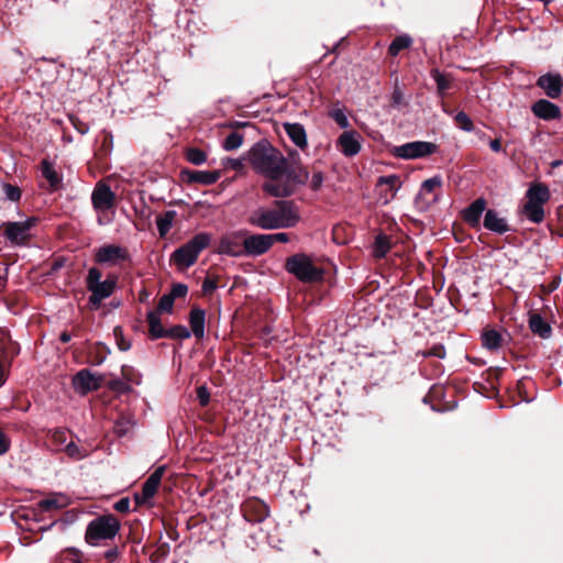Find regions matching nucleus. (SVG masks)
I'll return each instance as SVG.
<instances>
[{"instance_id":"obj_1","label":"nucleus","mask_w":563,"mask_h":563,"mask_svg":"<svg viewBox=\"0 0 563 563\" xmlns=\"http://www.w3.org/2000/svg\"><path fill=\"white\" fill-rule=\"evenodd\" d=\"M300 221L298 208L292 200H275L272 207H260L247 217L252 227L264 231L294 228Z\"/></svg>"},{"instance_id":"obj_2","label":"nucleus","mask_w":563,"mask_h":563,"mask_svg":"<svg viewBox=\"0 0 563 563\" xmlns=\"http://www.w3.org/2000/svg\"><path fill=\"white\" fill-rule=\"evenodd\" d=\"M251 166L260 174L275 183L283 177L286 157L267 140L255 143L247 152Z\"/></svg>"},{"instance_id":"obj_3","label":"nucleus","mask_w":563,"mask_h":563,"mask_svg":"<svg viewBox=\"0 0 563 563\" xmlns=\"http://www.w3.org/2000/svg\"><path fill=\"white\" fill-rule=\"evenodd\" d=\"M283 176H286L285 183H265L263 190L273 197H288L295 192L297 186H303L309 181V170L302 165L296 150L289 152Z\"/></svg>"},{"instance_id":"obj_4","label":"nucleus","mask_w":563,"mask_h":563,"mask_svg":"<svg viewBox=\"0 0 563 563\" xmlns=\"http://www.w3.org/2000/svg\"><path fill=\"white\" fill-rule=\"evenodd\" d=\"M284 268L305 284L320 283L324 279L325 275L324 269L317 266L311 256L306 253H296L288 256Z\"/></svg>"},{"instance_id":"obj_5","label":"nucleus","mask_w":563,"mask_h":563,"mask_svg":"<svg viewBox=\"0 0 563 563\" xmlns=\"http://www.w3.org/2000/svg\"><path fill=\"white\" fill-rule=\"evenodd\" d=\"M102 273L97 267H91L86 276V288L90 292L88 302L92 309H99L101 302L109 298L118 285V276L109 274L104 280H101Z\"/></svg>"},{"instance_id":"obj_6","label":"nucleus","mask_w":563,"mask_h":563,"mask_svg":"<svg viewBox=\"0 0 563 563\" xmlns=\"http://www.w3.org/2000/svg\"><path fill=\"white\" fill-rule=\"evenodd\" d=\"M211 243V234L200 232L194 235L188 242L176 249L172 256L170 262L174 263L179 269H186L192 266L199 254Z\"/></svg>"},{"instance_id":"obj_7","label":"nucleus","mask_w":563,"mask_h":563,"mask_svg":"<svg viewBox=\"0 0 563 563\" xmlns=\"http://www.w3.org/2000/svg\"><path fill=\"white\" fill-rule=\"evenodd\" d=\"M119 519L112 515H101L92 519L85 532V541L92 547L99 545L101 541L112 540L120 530Z\"/></svg>"},{"instance_id":"obj_8","label":"nucleus","mask_w":563,"mask_h":563,"mask_svg":"<svg viewBox=\"0 0 563 563\" xmlns=\"http://www.w3.org/2000/svg\"><path fill=\"white\" fill-rule=\"evenodd\" d=\"M438 145L426 141H413L402 145H395L389 148V153L396 158L417 159L434 154Z\"/></svg>"},{"instance_id":"obj_9","label":"nucleus","mask_w":563,"mask_h":563,"mask_svg":"<svg viewBox=\"0 0 563 563\" xmlns=\"http://www.w3.org/2000/svg\"><path fill=\"white\" fill-rule=\"evenodd\" d=\"M37 219L31 217L25 221L3 222L0 230L3 229L5 239L13 245H24L31 238L30 230L36 224Z\"/></svg>"},{"instance_id":"obj_10","label":"nucleus","mask_w":563,"mask_h":563,"mask_svg":"<svg viewBox=\"0 0 563 563\" xmlns=\"http://www.w3.org/2000/svg\"><path fill=\"white\" fill-rule=\"evenodd\" d=\"M442 183L443 181L441 176H433L429 179H426L422 183L420 191L415 199L416 209L423 212L427 211L430 206L435 203L439 199V194L437 190L442 187Z\"/></svg>"},{"instance_id":"obj_11","label":"nucleus","mask_w":563,"mask_h":563,"mask_svg":"<svg viewBox=\"0 0 563 563\" xmlns=\"http://www.w3.org/2000/svg\"><path fill=\"white\" fill-rule=\"evenodd\" d=\"M246 230H239L223 234L218 243L217 252L233 257L245 255L243 252Z\"/></svg>"},{"instance_id":"obj_12","label":"nucleus","mask_w":563,"mask_h":563,"mask_svg":"<svg viewBox=\"0 0 563 563\" xmlns=\"http://www.w3.org/2000/svg\"><path fill=\"white\" fill-rule=\"evenodd\" d=\"M240 510L243 518L252 525L262 523L271 514L267 504L257 497H249L243 500Z\"/></svg>"},{"instance_id":"obj_13","label":"nucleus","mask_w":563,"mask_h":563,"mask_svg":"<svg viewBox=\"0 0 563 563\" xmlns=\"http://www.w3.org/2000/svg\"><path fill=\"white\" fill-rule=\"evenodd\" d=\"M103 385V376L91 373L88 368L80 369L73 377V386L76 391L81 395H87L91 391L98 390Z\"/></svg>"},{"instance_id":"obj_14","label":"nucleus","mask_w":563,"mask_h":563,"mask_svg":"<svg viewBox=\"0 0 563 563\" xmlns=\"http://www.w3.org/2000/svg\"><path fill=\"white\" fill-rule=\"evenodd\" d=\"M117 197L108 184L97 183L92 194L91 202L95 210L104 212L115 207Z\"/></svg>"},{"instance_id":"obj_15","label":"nucleus","mask_w":563,"mask_h":563,"mask_svg":"<svg viewBox=\"0 0 563 563\" xmlns=\"http://www.w3.org/2000/svg\"><path fill=\"white\" fill-rule=\"evenodd\" d=\"M166 466H158L144 482L141 494L134 495V500L137 506L147 503L152 499L158 490L163 475L165 474Z\"/></svg>"},{"instance_id":"obj_16","label":"nucleus","mask_w":563,"mask_h":563,"mask_svg":"<svg viewBox=\"0 0 563 563\" xmlns=\"http://www.w3.org/2000/svg\"><path fill=\"white\" fill-rule=\"evenodd\" d=\"M129 253L126 249L114 244H107L99 247L95 255V262L98 264L115 265L119 262L126 261Z\"/></svg>"},{"instance_id":"obj_17","label":"nucleus","mask_w":563,"mask_h":563,"mask_svg":"<svg viewBox=\"0 0 563 563\" xmlns=\"http://www.w3.org/2000/svg\"><path fill=\"white\" fill-rule=\"evenodd\" d=\"M536 86L551 99H558L563 91V77L560 73H547L537 79Z\"/></svg>"},{"instance_id":"obj_18","label":"nucleus","mask_w":563,"mask_h":563,"mask_svg":"<svg viewBox=\"0 0 563 563\" xmlns=\"http://www.w3.org/2000/svg\"><path fill=\"white\" fill-rule=\"evenodd\" d=\"M220 177V170H195L185 168L180 172V179L187 184H200L210 186L216 184Z\"/></svg>"},{"instance_id":"obj_19","label":"nucleus","mask_w":563,"mask_h":563,"mask_svg":"<svg viewBox=\"0 0 563 563\" xmlns=\"http://www.w3.org/2000/svg\"><path fill=\"white\" fill-rule=\"evenodd\" d=\"M361 135L355 130L344 131L336 140V147L346 157H353L361 152Z\"/></svg>"},{"instance_id":"obj_20","label":"nucleus","mask_w":563,"mask_h":563,"mask_svg":"<svg viewBox=\"0 0 563 563\" xmlns=\"http://www.w3.org/2000/svg\"><path fill=\"white\" fill-rule=\"evenodd\" d=\"M20 352V344L12 340L9 331H0V361L8 364V367H11Z\"/></svg>"},{"instance_id":"obj_21","label":"nucleus","mask_w":563,"mask_h":563,"mask_svg":"<svg viewBox=\"0 0 563 563\" xmlns=\"http://www.w3.org/2000/svg\"><path fill=\"white\" fill-rule=\"evenodd\" d=\"M271 247L272 246L267 234L245 235L243 247L245 255L260 256L268 252Z\"/></svg>"},{"instance_id":"obj_22","label":"nucleus","mask_w":563,"mask_h":563,"mask_svg":"<svg viewBox=\"0 0 563 563\" xmlns=\"http://www.w3.org/2000/svg\"><path fill=\"white\" fill-rule=\"evenodd\" d=\"M532 113L544 121H552V120H559L562 117L561 108L547 100V99H539L531 106Z\"/></svg>"},{"instance_id":"obj_23","label":"nucleus","mask_w":563,"mask_h":563,"mask_svg":"<svg viewBox=\"0 0 563 563\" xmlns=\"http://www.w3.org/2000/svg\"><path fill=\"white\" fill-rule=\"evenodd\" d=\"M487 202L484 198H477L462 212L463 220L474 229L481 225V218L486 210Z\"/></svg>"},{"instance_id":"obj_24","label":"nucleus","mask_w":563,"mask_h":563,"mask_svg":"<svg viewBox=\"0 0 563 563\" xmlns=\"http://www.w3.org/2000/svg\"><path fill=\"white\" fill-rule=\"evenodd\" d=\"M483 224L485 229L497 234H505L512 230L507 220L499 217L495 209L486 210Z\"/></svg>"},{"instance_id":"obj_25","label":"nucleus","mask_w":563,"mask_h":563,"mask_svg":"<svg viewBox=\"0 0 563 563\" xmlns=\"http://www.w3.org/2000/svg\"><path fill=\"white\" fill-rule=\"evenodd\" d=\"M41 173L43 178L47 181L48 187L47 189L49 191H57L63 186V176L57 173V170L54 168V164L47 159L44 158L41 162Z\"/></svg>"},{"instance_id":"obj_26","label":"nucleus","mask_w":563,"mask_h":563,"mask_svg":"<svg viewBox=\"0 0 563 563\" xmlns=\"http://www.w3.org/2000/svg\"><path fill=\"white\" fill-rule=\"evenodd\" d=\"M284 130L291 142L300 150L308 147V140L305 126L300 123H284Z\"/></svg>"},{"instance_id":"obj_27","label":"nucleus","mask_w":563,"mask_h":563,"mask_svg":"<svg viewBox=\"0 0 563 563\" xmlns=\"http://www.w3.org/2000/svg\"><path fill=\"white\" fill-rule=\"evenodd\" d=\"M529 328L533 334L540 336L541 339H549L552 335V327L539 313H530Z\"/></svg>"},{"instance_id":"obj_28","label":"nucleus","mask_w":563,"mask_h":563,"mask_svg":"<svg viewBox=\"0 0 563 563\" xmlns=\"http://www.w3.org/2000/svg\"><path fill=\"white\" fill-rule=\"evenodd\" d=\"M206 311L194 307L189 312V324L192 334L199 340L205 335Z\"/></svg>"},{"instance_id":"obj_29","label":"nucleus","mask_w":563,"mask_h":563,"mask_svg":"<svg viewBox=\"0 0 563 563\" xmlns=\"http://www.w3.org/2000/svg\"><path fill=\"white\" fill-rule=\"evenodd\" d=\"M430 76L437 84V93L440 97H444L446 92L453 88L454 78L451 74L442 73L438 68H432Z\"/></svg>"},{"instance_id":"obj_30","label":"nucleus","mask_w":563,"mask_h":563,"mask_svg":"<svg viewBox=\"0 0 563 563\" xmlns=\"http://www.w3.org/2000/svg\"><path fill=\"white\" fill-rule=\"evenodd\" d=\"M526 197L528 198V201L544 205L550 200L551 194L547 185L542 183H533L527 190Z\"/></svg>"},{"instance_id":"obj_31","label":"nucleus","mask_w":563,"mask_h":563,"mask_svg":"<svg viewBox=\"0 0 563 563\" xmlns=\"http://www.w3.org/2000/svg\"><path fill=\"white\" fill-rule=\"evenodd\" d=\"M148 335L152 340L165 338V328L162 324L158 311H148L146 316Z\"/></svg>"},{"instance_id":"obj_32","label":"nucleus","mask_w":563,"mask_h":563,"mask_svg":"<svg viewBox=\"0 0 563 563\" xmlns=\"http://www.w3.org/2000/svg\"><path fill=\"white\" fill-rule=\"evenodd\" d=\"M482 344L487 350H498L503 344V335L495 329H485L482 333Z\"/></svg>"},{"instance_id":"obj_33","label":"nucleus","mask_w":563,"mask_h":563,"mask_svg":"<svg viewBox=\"0 0 563 563\" xmlns=\"http://www.w3.org/2000/svg\"><path fill=\"white\" fill-rule=\"evenodd\" d=\"M176 217L177 212L175 210H167L156 218V225L161 238H165L170 231Z\"/></svg>"},{"instance_id":"obj_34","label":"nucleus","mask_w":563,"mask_h":563,"mask_svg":"<svg viewBox=\"0 0 563 563\" xmlns=\"http://www.w3.org/2000/svg\"><path fill=\"white\" fill-rule=\"evenodd\" d=\"M544 205H538L532 201H527L523 206L522 212L533 223H541L544 219Z\"/></svg>"},{"instance_id":"obj_35","label":"nucleus","mask_w":563,"mask_h":563,"mask_svg":"<svg viewBox=\"0 0 563 563\" xmlns=\"http://www.w3.org/2000/svg\"><path fill=\"white\" fill-rule=\"evenodd\" d=\"M412 44V38L408 34L396 36L389 47L388 55L396 57L402 49L409 48Z\"/></svg>"},{"instance_id":"obj_36","label":"nucleus","mask_w":563,"mask_h":563,"mask_svg":"<svg viewBox=\"0 0 563 563\" xmlns=\"http://www.w3.org/2000/svg\"><path fill=\"white\" fill-rule=\"evenodd\" d=\"M391 249V243L386 234H378L375 238L373 255L376 258H384Z\"/></svg>"},{"instance_id":"obj_37","label":"nucleus","mask_w":563,"mask_h":563,"mask_svg":"<svg viewBox=\"0 0 563 563\" xmlns=\"http://www.w3.org/2000/svg\"><path fill=\"white\" fill-rule=\"evenodd\" d=\"M185 157L194 165H202L207 162V153L198 147H188Z\"/></svg>"},{"instance_id":"obj_38","label":"nucleus","mask_w":563,"mask_h":563,"mask_svg":"<svg viewBox=\"0 0 563 563\" xmlns=\"http://www.w3.org/2000/svg\"><path fill=\"white\" fill-rule=\"evenodd\" d=\"M473 389L487 398H497L499 395L497 385L493 384L475 382L473 384Z\"/></svg>"},{"instance_id":"obj_39","label":"nucleus","mask_w":563,"mask_h":563,"mask_svg":"<svg viewBox=\"0 0 563 563\" xmlns=\"http://www.w3.org/2000/svg\"><path fill=\"white\" fill-rule=\"evenodd\" d=\"M191 335V332L187 327L183 324H176L169 329L165 330V338L168 339H179V340H186L189 339Z\"/></svg>"},{"instance_id":"obj_40","label":"nucleus","mask_w":563,"mask_h":563,"mask_svg":"<svg viewBox=\"0 0 563 563\" xmlns=\"http://www.w3.org/2000/svg\"><path fill=\"white\" fill-rule=\"evenodd\" d=\"M244 136L238 131L231 132L223 141V148L225 151H233L239 148L243 144Z\"/></svg>"},{"instance_id":"obj_41","label":"nucleus","mask_w":563,"mask_h":563,"mask_svg":"<svg viewBox=\"0 0 563 563\" xmlns=\"http://www.w3.org/2000/svg\"><path fill=\"white\" fill-rule=\"evenodd\" d=\"M453 119L455 125L463 131L471 132L474 130V123L472 119L464 111H459Z\"/></svg>"},{"instance_id":"obj_42","label":"nucleus","mask_w":563,"mask_h":563,"mask_svg":"<svg viewBox=\"0 0 563 563\" xmlns=\"http://www.w3.org/2000/svg\"><path fill=\"white\" fill-rule=\"evenodd\" d=\"M64 505L59 503L56 497L42 499L37 503V508L43 512H51L63 508Z\"/></svg>"},{"instance_id":"obj_43","label":"nucleus","mask_w":563,"mask_h":563,"mask_svg":"<svg viewBox=\"0 0 563 563\" xmlns=\"http://www.w3.org/2000/svg\"><path fill=\"white\" fill-rule=\"evenodd\" d=\"M113 335L115 339L117 346L120 351L125 352L131 349V342L124 336L122 327H114Z\"/></svg>"},{"instance_id":"obj_44","label":"nucleus","mask_w":563,"mask_h":563,"mask_svg":"<svg viewBox=\"0 0 563 563\" xmlns=\"http://www.w3.org/2000/svg\"><path fill=\"white\" fill-rule=\"evenodd\" d=\"M328 115L341 128L347 129L350 126V121L345 115L344 111L340 108L332 109L329 111Z\"/></svg>"},{"instance_id":"obj_45","label":"nucleus","mask_w":563,"mask_h":563,"mask_svg":"<svg viewBox=\"0 0 563 563\" xmlns=\"http://www.w3.org/2000/svg\"><path fill=\"white\" fill-rule=\"evenodd\" d=\"M121 374L123 379L128 383H133L139 385L141 383V375L140 373L130 365H123L121 367Z\"/></svg>"},{"instance_id":"obj_46","label":"nucleus","mask_w":563,"mask_h":563,"mask_svg":"<svg viewBox=\"0 0 563 563\" xmlns=\"http://www.w3.org/2000/svg\"><path fill=\"white\" fill-rule=\"evenodd\" d=\"M109 353H110V350L106 344H103L101 342L97 343L95 346V352L91 356L92 364L100 365L101 363L104 362V360Z\"/></svg>"},{"instance_id":"obj_47","label":"nucleus","mask_w":563,"mask_h":563,"mask_svg":"<svg viewBox=\"0 0 563 563\" xmlns=\"http://www.w3.org/2000/svg\"><path fill=\"white\" fill-rule=\"evenodd\" d=\"M107 386L110 390L118 394H126L131 391V386L125 380L120 378L110 379L107 383Z\"/></svg>"},{"instance_id":"obj_48","label":"nucleus","mask_w":563,"mask_h":563,"mask_svg":"<svg viewBox=\"0 0 563 563\" xmlns=\"http://www.w3.org/2000/svg\"><path fill=\"white\" fill-rule=\"evenodd\" d=\"M174 302L175 300L168 294H165L161 297L155 311H158V314L162 312L172 313Z\"/></svg>"},{"instance_id":"obj_49","label":"nucleus","mask_w":563,"mask_h":563,"mask_svg":"<svg viewBox=\"0 0 563 563\" xmlns=\"http://www.w3.org/2000/svg\"><path fill=\"white\" fill-rule=\"evenodd\" d=\"M444 396V387L441 385H433L423 398L424 404H431L433 400H439Z\"/></svg>"},{"instance_id":"obj_50","label":"nucleus","mask_w":563,"mask_h":563,"mask_svg":"<svg viewBox=\"0 0 563 563\" xmlns=\"http://www.w3.org/2000/svg\"><path fill=\"white\" fill-rule=\"evenodd\" d=\"M420 354L423 357H438V358H444L446 355L445 347L443 344H434L431 349L420 352Z\"/></svg>"},{"instance_id":"obj_51","label":"nucleus","mask_w":563,"mask_h":563,"mask_svg":"<svg viewBox=\"0 0 563 563\" xmlns=\"http://www.w3.org/2000/svg\"><path fill=\"white\" fill-rule=\"evenodd\" d=\"M170 551V545L167 542H163L158 545L155 552H153L150 556L152 562H158L163 559H165Z\"/></svg>"},{"instance_id":"obj_52","label":"nucleus","mask_w":563,"mask_h":563,"mask_svg":"<svg viewBox=\"0 0 563 563\" xmlns=\"http://www.w3.org/2000/svg\"><path fill=\"white\" fill-rule=\"evenodd\" d=\"M219 287V277L218 276H208L202 282V292L205 295L212 294Z\"/></svg>"},{"instance_id":"obj_53","label":"nucleus","mask_w":563,"mask_h":563,"mask_svg":"<svg viewBox=\"0 0 563 563\" xmlns=\"http://www.w3.org/2000/svg\"><path fill=\"white\" fill-rule=\"evenodd\" d=\"M501 367H489L483 375H486V383L497 385L499 378L504 373Z\"/></svg>"},{"instance_id":"obj_54","label":"nucleus","mask_w":563,"mask_h":563,"mask_svg":"<svg viewBox=\"0 0 563 563\" xmlns=\"http://www.w3.org/2000/svg\"><path fill=\"white\" fill-rule=\"evenodd\" d=\"M3 191L5 197L11 201H19L22 195L21 189L18 186L11 184H4Z\"/></svg>"},{"instance_id":"obj_55","label":"nucleus","mask_w":563,"mask_h":563,"mask_svg":"<svg viewBox=\"0 0 563 563\" xmlns=\"http://www.w3.org/2000/svg\"><path fill=\"white\" fill-rule=\"evenodd\" d=\"M188 292V287L187 285L183 284V283H175L172 285V289L170 291L168 292V295L174 299L176 300L177 298H184L186 297Z\"/></svg>"},{"instance_id":"obj_56","label":"nucleus","mask_w":563,"mask_h":563,"mask_svg":"<svg viewBox=\"0 0 563 563\" xmlns=\"http://www.w3.org/2000/svg\"><path fill=\"white\" fill-rule=\"evenodd\" d=\"M66 560L70 563H85L82 561L84 553L77 548L65 549Z\"/></svg>"},{"instance_id":"obj_57","label":"nucleus","mask_w":563,"mask_h":563,"mask_svg":"<svg viewBox=\"0 0 563 563\" xmlns=\"http://www.w3.org/2000/svg\"><path fill=\"white\" fill-rule=\"evenodd\" d=\"M197 398L201 407H207L210 402V393L209 389L202 385L197 388Z\"/></svg>"},{"instance_id":"obj_58","label":"nucleus","mask_w":563,"mask_h":563,"mask_svg":"<svg viewBox=\"0 0 563 563\" xmlns=\"http://www.w3.org/2000/svg\"><path fill=\"white\" fill-rule=\"evenodd\" d=\"M323 179H324V177H323L322 172H320V170L313 172L312 177L309 181L310 189L313 191H318L323 184Z\"/></svg>"},{"instance_id":"obj_59","label":"nucleus","mask_w":563,"mask_h":563,"mask_svg":"<svg viewBox=\"0 0 563 563\" xmlns=\"http://www.w3.org/2000/svg\"><path fill=\"white\" fill-rule=\"evenodd\" d=\"M69 121L80 134H86L89 131L88 124L82 122L78 117L71 114L69 115Z\"/></svg>"},{"instance_id":"obj_60","label":"nucleus","mask_w":563,"mask_h":563,"mask_svg":"<svg viewBox=\"0 0 563 563\" xmlns=\"http://www.w3.org/2000/svg\"><path fill=\"white\" fill-rule=\"evenodd\" d=\"M65 451H66V454L71 459L79 460L84 456L79 446L77 444H75L74 442L68 443L65 448Z\"/></svg>"},{"instance_id":"obj_61","label":"nucleus","mask_w":563,"mask_h":563,"mask_svg":"<svg viewBox=\"0 0 563 563\" xmlns=\"http://www.w3.org/2000/svg\"><path fill=\"white\" fill-rule=\"evenodd\" d=\"M11 448V440L0 428V455L5 454Z\"/></svg>"},{"instance_id":"obj_62","label":"nucleus","mask_w":563,"mask_h":563,"mask_svg":"<svg viewBox=\"0 0 563 563\" xmlns=\"http://www.w3.org/2000/svg\"><path fill=\"white\" fill-rule=\"evenodd\" d=\"M388 185L390 189H394L399 184V178L396 175H389V176H382L378 179V185Z\"/></svg>"},{"instance_id":"obj_63","label":"nucleus","mask_w":563,"mask_h":563,"mask_svg":"<svg viewBox=\"0 0 563 563\" xmlns=\"http://www.w3.org/2000/svg\"><path fill=\"white\" fill-rule=\"evenodd\" d=\"M243 158H227L225 167L240 172L244 168Z\"/></svg>"},{"instance_id":"obj_64","label":"nucleus","mask_w":563,"mask_h":563,"mask_svg":"<svg viewBox=\"0 0 563 563\" xmlns=\"http://www.w3.org/2000/svg\"><path fill=\"white\" fill-rule=\"evenodd\" d=\"M113 509L118 512H129L130 510V499L128 497H123L119 499L114 505Z\"/></svg>"}]
</instances>
